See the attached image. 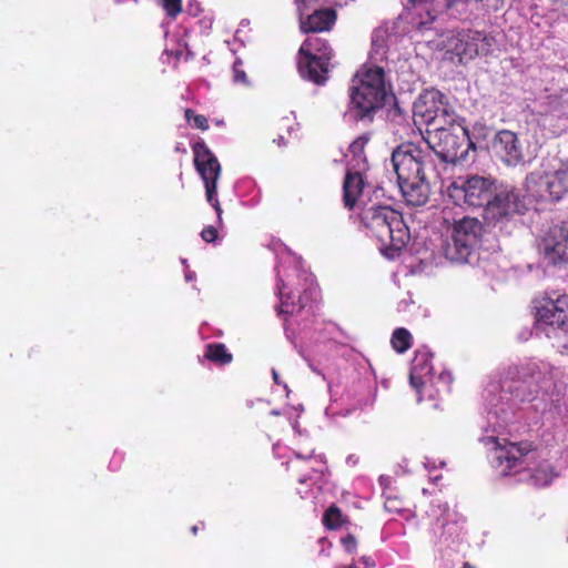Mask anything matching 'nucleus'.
Returning a JSON list of instances; mask_svg holds the SVG:
<instances>
[{"label":"nucleus","instance_id":"obj_38","mask_svg":"<svg viewBox=\"0 0 568 568\" xmlns=\"http://www.w3.org/2000/svg\"><path fill=\"white\" fill-rule=\"evenodd\" d=\"M463 568H476V567L473 566L470 562L466 561V562H464Z\"/></svg>","mask_w":568,"mask_h":568},{"label":"nucleus","instance_id":"obj_28","mask_svg":"<svg viewBox=\"0 0 568 568\" xmlns=\"http://www.w3.org/2000/svg\"><path fill=\"white\" fill-rule=\"evenodd\" d=\"M552 295V303L557 307V317L561 318L564 324L568 322V294H555Z\"/></svg>","mask_w":568,"mask_h":568},{"label":"nucleus","instance_id":"obj_6","mask_svg":"<svg viewBox=\"0 0 568 568\" xmlns=\"http://www.w3.org/2000/svg\"><path fill=\"white\" fill-rule=\"evenodd\" d=\"M428 144L445 162H457L467 156L468 150L474 146L468 130L453 120L447 125L427 131Z\"/></svg>","mask_w":568,"mask_h":568},{"label":"nucleus","instance_id":"obj_30","mask_svg":"<svg viewBox=\"0 0 568 568\" xmlns=\"http://www.w3.org/2000/svg\"><path fill=\"white\" fill-rule=\"evenodd\" d=\"M162 8L165 14L174 20L183 11L182 0H162Z\"/></svg>","mask_w":568,"mask_h":568},{"label":"nucleus","instance_id":"obj_41","mask_svg":"<svg viewBox=\"0 0 568 568\" xmlns=\"http://www.w3.org/2000/svg\"><path fill=\"white\" fill-rule=\"evenodd\" d=\"M191 530H192V534H193V535H196V532H197V526H193Z\"/></svg>","mask_w":568,"mask_h":568},{"label":"nucleus","instance_id":"obj_8","mask_svg":"<svg viewBox=\"0 0 568 568\" xmlns=\"http://www.w3.org/2000/svg\"><path fill=\"white\" fill-rule=\"evenodd\" d=\"M494 193V181L480 175L457 176L447 187V194L455 204L474 207L484 206Z\"/></svg>","mask_w":568,"mask_h":568},{"label":"nucleus","instance_id":"obj_9","mask_svg":"<svg viewBox=\"0 0 568 568\" xmlns=\"http://www.w3.org/2000/svg\"><path fill=\"white\" fill-rule=\"evenodd\" d=\"M538 252L547 265L568 268V225L556 224L539 240Z\"/></svg>","mask_w":568,"mask_h":568},{"label":"nucleus","instance_id":"obj_19","mask_svg":"<svg viewBox=\"0 0 568 568\" xmlns=\"http://www.w3.org/2000/svg\"><path fill=\"white\" fill-rule=\"evenodd\" d=\"M297 54L307 55L308 60L312 59V55L332 60L334 50L327 39L318 34H308L301 44Z\"/></svg>","mask_w":568,"mask_h":568},{"label":"nucleus","instance_id":"obj_20","mask_svg":"<svg viewBox=\"0 0 568 568\" xmlns=\"http://www.w3.org/2000/svg\"><path fill=\"white\" fill-rule=\"evenodd\" d=\"M203 356L216 366H226L233 361V354L223 343L214 342L206 344Z\"/></svg>","mask_w":568,"mask_h":568},{"label":"nucleus","instance_id":"obj_31","mask_svg":"<svg viewBox=\"0 0 568 568\" xmlns=\"http://www.w3.org/2000/svg\"><path fill=\"white\" fill-rule=\"evenodd\" d=\"M233 80L235 83L247 84V75L243 69L241 59H236L233 63Z\"/></svg>","mask_w":568,"mask_h":568},{"label":"nucleus","instance_id":"obj_3","mask_svg":"<svg viewBox=\"0 0 568 568\" xmlns=\"http://www.w3.org/2000/svg\"><path fill=\"white\" fill-rule=\"evenodd\" d=\"M385 72L382 67L364 64L355 74L351 88V103L356 118L363 120L384 105L386 99Z\"/></svg>","mask_w":568,"mask_h":568},{"label":"nucleus","instance_id":"obj_2","mask_svg":"<svg viewBox=\"0 0 568 568\" xmlns=\"http://www.w3.org/2000/svg\"><path fill=\"white\" fill-rule=\"evenodd\" d=\"M361 225L381 243L382 253L395 258L409 241L403 215L388 205L365 206L358 214Z\"/></svg>","mask_w":568,"mask_h":568},{"label":"nucleus","instance_id":"obj_32","mask_svg":"<svg viewBox=\"0 0 568 568\" xmlns=\"http://www.w3.org/2000/svg\"><path fill=\"white\" fill-rule=\"evenodd\" d=\"M201 237L207 243H212L217 239V230L210 225L202 230Z\"/></svg>","mask_w":568,"mask_h":568},{"label":"nucleus","instance_id":"obj_7","mask_svg":"<svg viewBox=\"0 0 568 568\" xmlns=\"http://www.w3.org/2000/svg\"><path fill=\"white\" fill-rule=\"evenodd\" d=\"M193 163L196 172L203 180L207 202L214 207L219 222H222V207L217 195V180L221 176L222 166L216 155L206 145L204 140L199 139L192 144Z\"/></svg>","mask_w":568,"mask_h":568},{"label":"nucleus","instance_id":"obj_39","mask_svg":"<svg viewBox=\"0 0 568 568\" xmlns=\"http://www.w3.org/2000/svg\"><path fill=\"white\" fill-rule=\"evenodd\" d=\"M273 378L275 383H278V374L273 369Z\"/></svg>","mask_w":568,"mask_h":568},{"label":"nucleus","instance_id":"obj_1","mask_svg":"<svg viewBox=\"0 0 568 568\" xmlns=\"http://www.w3.org/2000/svg\"><path fill=\"white\" fill-rule=\"evenodd\" d=\"M392 164L406 203L424 205L430 191L426 178L427 170L433 168L430 152L412 142L403 143L393 151Z\"/></svg>","mask_w":568,"mask_h":568},{"label":"nucleus","instance_id":"obj_23","mask_svg":"<svg viewBox=\"0 0 568 568\" xmlns=\"http://www.w3.org/2000/svg\"><path fill=\"white\" fill-rule=\"evenodd\" d=\"M322 521L328 530H336L347 520L341 508L333 504L324 511Z\"/></svg>","mask_w":568,"mask_h":568},{"label":"nucleus","instance_id":"obj_5","mask_svg":"<svg viewBox=\"0 0 568 568\" xmlns=\"http://www.w3.org/2000/svg\"><path fill=\"white\" fill-rule=\"evenodd\" d=\"M484 234V225L476 217L464 216L454 221L450 237L444 247L446 258L456 263H467L478 250Z\"/></svg>","mask_w":568,"mask_h":568},{"label":"nucleus","instance_id":"obj_33","mask_svg":"<svg viewBox=\"0 0 568 568\" xmlns=\"http://www.w3.org/2000/svg\"><path fill=\"white\" fill-rule=\"evenodd\" d=\"M465 3H480L484 8L498 10L501 0H464Z\"/></svg>","mask_w":568,"mask_h":568},{"label":"nucleus","instance_id":"obj_10","mask_svg":"<svg viewBox=\"0 0 568 568\" xmlns=\"http://www.w3.org/2000/svg\"><path fill=\"white\" fill-rule=\"evenodd\" d=\"M444 99L443 93L433 90L420 95L414 105V115L419 116L427 126L432 128V131L454 120Z\"/></svg>","mask_w":568,"mask_h":568},{"label":"nucleus","instance_id":"obj_42","mask_svg":"<svg viewBox=\"0 0 568 568\" xmlns=\"http://www.w3.org/2000/svg\"><path fill=\"white\" fill-rule=\"evenodd\" d=\"M224 122L221 120V121H216V124L217 125H222Z\"/></svg>","mask_w":568,"mask_h":568},{"label":"nucleus","instance_id":"obj_15","mask_svg":"<svg viewBox=\"0 0 568 568\" xmlns=\"http://www.w3.org/2000/svg\"><path fill=\"white\" fill-rule=\"evenodd\" d=\"M300 10V30L305 34H318L333 29L337 20V12L333 8L317 9L311 14L304 16Z\"/></svg>","mask_w":568,"mask_h":568},{"label":"nucleus","instance_id":"obj_36","mask_svg":"<svg viewBox=\"0 0 568 568\" xmlns=\"http://www.w3.org/2000/svg\"><path fill=\"white\" fill-rule=\"evenodd\" d=\"M410 383L416 388H418L423 384L422 379L417 378L414 374H410Z\"/></svg>","mask_w":568,"mask_h":568},{"label":"nucleus","instance_id":"obj_24","mask_svg":"<svg viewBox=\"0 0 568 568\" xmlns=\"http://www.w3.org/2000/svg\"><path fill=\"white\" fill-rule=\"evenodd\" d=\"M412 342H413L412 334L409 333L408 329H406L404 327L396 328L392 334V338H390L392 346L399 354H403L406 351H408L412 346Z\"/></svg>","mask_w":568,"mask_h":568},{"label":"nucleus","instance_id":"obj_34","mask_svg":"<svg viewBox=\"0 0 568 568\" xmlns=\"http://www.w3.org/2000/svg\"><path fill=\"white\" fill-rule=\"evenodd\" d=\"M341 542H342L343 547L345 548V550L348 552H353L356 549V545H357L356 538L351 534L343 537L341 539Z\"/></svg>","mask_w":568,"mask_h":568},{"label":"nucleus","instance_id":"obj_22","mask_svg":"<svg viewBox=\"0 0 568 568\" xmlns=\"http://www.w3.org/2000/svg\"><path fill=\"white\" fill-rule=\"evenodd\" d=\"M368 140L367 136L362 135L355 139L348 146L354 169L364 170L366 168L365 146Z\"/></svg>","mask_w":568,"mask_h":568},{"label":"nucleus","instance_id":"obj_26","mask_svg":"<svg viewBox=\"0 0 568 568\" xmlns=\"http://www.w3.org/2000/svg\"><path fill=\"white\" fill-rule=\"evenodd\" d=\"M295 296L292 294L284 295L281 293V305L278 307L280 314H295L300 313L304 305L301 302V297L297 298V302H295Z\"/></svg>","mask_w":568,"mask_h":568},{"label":"nucleus","instance_id":"obj_4","mask_svg":"<svg viewBox=\"0 0 568 568\" xmlns=\"http://www.w3.org/2000/svg\"><path fill=\"white\" fill-rule=\"evenodd\" d=\"M526 191L536 201H561L568 194V158L548 155L542 173L527 176Z\"/></svg>","mask_w":568,"mask_h":568},{"label":"nucleus","instance_id":"obj_27","mask_svg":"<svg viewBox=\"0 0 568 568\" xmlns=\"http://www.w3.org/2000/svg\"><path fill=\"white\" fill-rule=\"evenodd\" d=\"M428 353L417 352L413 361V369L419 374H429L433 369Z\"/></svg>","mask_w":568,"mask_h":568},{"label":"nucleus","instance_id":"obj_16","mask_svg":"<svg viewBox=\"0 0 568 568\" xmlns=\"http://www.w3.org/2000/svg\"><path fill=\"white\" fill-rule=\"evenodd\" d=\"M332 60L326 58H320L312 55V59H307V55L297 54L296 63L300 75L316 85H323L329 78L332 68Z\"/></svg>","mask_w":568,"mask_h":568},{"label":"nucleus","instance_id":"obj_11","mask_svg":"<svg viewBox=\"0 0 568 568\" xmlns=\"http://www.w3.org/2000/svg\"><path fill=\"white\" fill-rule=\"evenodd\" d=\"M484 206L485 221L496 224L516 213H521L523 205L514 191H503L491 196Z\"/></svg>","mask_w":568,"mask_h":568},{"label":"nucleus","instance_id":"obj_14","mask_svg":"<svg viewBox=\"0 0 568 568\" xmlns=\"http://www.w3.org/2000/svg\"><path fill=\"white\" fill-rule=\"evenodd\" d=\"M491 39L480 32L459 34L453 42L452 51L465 63L479 54H488Z\"/></svg>","mask_w":568,"mask_h":568},{"label":"nucleus","instance_id":"obj_12","mask_svg":"<svg viewBox=\"0 0 568 568\" xmlns=\"http://www.w3.org/2000/svg\"><path fill=\"white\" fill-rule=\"evenodd\" d=\"M490 439L495 444V459L499 466L508 471L519 467L528 454L536 452L535 445L528 440L518 443L506 440V444L501 446L497 437Z\"/></svg>","mask_w":568,"mask_h":568},{"label":"nucleus","instance_id":"obj_40","mask_svg":"<svg viewBox=\"0 0 568 568\" xmlns=\"http://www.w3.org/2000/svg\"><path fill=\"white\" fill-rule=\"evenodd\" d=\"M175 150L178 152L186 153V150L185 149H181L179 145L175 148Z\"/></svg>","mask_w":568,"mask_h":568},{"label":"nucleus","instance_id":"obj_13","mask_svg":"<svg viewBox=\"0 0 568 568\" xmlns=\"http://www.w3.org/2000/svg\"><path fill=\"white\" fill-rule=\"evenodd\" d=\"M494 155L507 165L524 161L523 145L517 134L510 130L498 131L491 141Z\"/></svg>","mask_w":568,"mask_h":568},{"label":"nucleus","instance_id":"obj_29","mask_svg":"<svg viewBox=\"0 0 568 568\" xmlns=\"http://www.w3.org/2000/svg\"><path fill=\"white\" fill-rule=\"evenodd\" d=\"M184 118L187 123H192L194 128L205 131L209 129L207 118L203 114H196L192 109L184 110Z\"/></svg>","mask_w":568,"mask_h":568},{"label":"nucleus","instance_id":"obj_37","mask_svg":"<svg viewBox=\"0 0 568 568\" xmlns=\"http://www.w3.org/2000/svg\"><path fill=\"white\" fill-rule=\"evenodd\" d=\"M429 1L430 0H408V3L416 7L417 4H427Z\"/></svg>","mask_w":568,"mask_h":568},{"label":"nucleus","instance_id":"obj_18","mask_svg":"<svg viewBox=\"0 0 568 568\" xmlns=\"http://www.w3.org/2000/svg\"><path fill=\"white\" fill-rule=\"evenodd\" d=\"M535 317L538 323L560 327L564 325L561 318L557 317V307L552 303V295L545 293L534 300Z\"/></svg>","mask_w":568,"mask_h":568},{"label":"nucleus","instance_id":"obj_25","mask_svg":"<svg viewBox=\"0 0 568 568\" xmlns=\"http://www.w3.org/2000/svg\"><path fill=\"white\" fill-rule=\"evenodd\" d=\"M304 474L298 479L300 483L304 484L307 480L314 479L317 475L323 474L324 471V463L320 457H310L308 460L305 462Z\"/></svg>","mask_w":568,"mask_h":568},{"label":"nucleus","instance_id":"obj_17","mask_svg":"<svg viewBox=\"0 0 568 568\" xmlns=\"http://www.w3.org/2000/svg\"><path fill=\"white\" fill-rule=\"evenodd\" d=\"M359 171L361 170L353 172L348 169L345 174L343 182V202L344 206L348 210H353L356 206L358 197L365 186V180Z\"/></svg>","mask_w":568,"mask_h":568},{"label":"nucleus","instance_id":"obj_35","mask_svg":"<svg viewBox=\"0 0 568 568\" xmlns=\"http://www.w3.org/2000/svg\"><path fill=\"white\" fill-rule=\"evenodd\" d=\"M397 498H387L385 501V508L389 511H400V508L397 506Z\"/></svg>","mask_w":568,"mask_h":568},{"label":"nucleus","instance_id":"obj_21","mask_svg":"<svg viewBox=\"0 0 568 568\" xmlns=\"http://www.w3.org/2000/svg\"><path fill=\"white\" fill-rule=\"evenodd\" d=\"M557 476L555 468L548 460H541L530 473L529 483L535 487H546Z\"/></svg>","mask_w":568,"mask_h":568}]
</instances>
